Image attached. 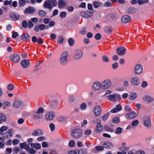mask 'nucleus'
<instances>
[{"mask_svg":"<svg viewBox=\"0 0 154 154\" xmlns=\"http://www.w3.org/2000/svg\"><path fill=\"white\" fill-rule=\"evenodd\" d=\"M44 134V131L42 130L37 129L33 131L31 134L33 136H37L42 135Z\"/></svg>","mask_w":154,"mask_h":154,"instance_id":"nucleus-16","label":"nucleus"},{"mask_svg":"<svg viewBox=\"0 0 154 154\" xmlns=\"http://www.w3.org/2000/svg\"><path fill=\"white\" fill-rule=\"evenodd\" d=\"M101 144L104 147L108 149H111L113 147V145L112 143L109 142H101Z\"/></svg>","mask_w":154,"mask_h":154,"instance_id":"nucleus-17","label":"nucleus"},{"mask_svg":"<svg viewBox=\"0 0 154 154\" xmlns=\"http://www.w3.org/2000/svg\"><path fill=\"white\" fill-rule=\"evenodd\" d=\"M67 118L65 116H61L58 119V121L60 122H65Z\"/></svg>","mask_w":154,"mask_h":154,"instance_id":"nucleus-39","label":"nucleus"},{"mask_svg":"<svg viewBox=\"0 0 154 154\" xmlns=\"http://www.w3.org/2000/svg\"><path fill=\"white\" fill-rule=\"evenodd\" d=\"M92 4L94 8H97L101 5V3L100 2L95 1L93 2Z\"/></svg>","mask_w":154,"mask_h":154,"instance_id":"nucleus-29","label":"nucleus"},{"mask_svg":"<svg viewBox=\"0 0 154 154\" xmlns=\"http://www.w3.org/2000/svg\"><path fill=\"white\" fill-rule=\"evenodd\" d=\"M82 51L80 50H76L73 55V58L75 60H78L81 58L83 56Z\"/></svg>","mask_w":154,"mask_h":154,"instance_id":"nucleus-10","label":"nucleus"},{"mask_svg":"<svg viewBox=\"0 0 154 154\" xmlns=\"http://www.w3.org/2000/svg\"><path fill=\"white\" fill-rule=\"evenodd\" d=\"M132 125L133 126H137L139 124L138 120H135L133 121L132 122Z\"/></svg>","mask_w":154,"mask_h":154,"instance_id":"nucleus-50","label":"nucleus"},{"mask_svg":"<svg viewBox=\"0 0 154 154\" xmlns=\"http://www.w3.org/2000/svg\"><path fill=\"white\" fill-rule=\"evenodd\" d=\"M58 5L60 8H64L66 5L64 1L63 0H60L58 2Z\"/></svg>","mask_w":154,"mask_h":154,"instance_id":"nucleus-31","label":"nucleus"},{"mask_svg":"<svg viewBox=\"0 0 154 154\" xmlns=\"http://www.w3.org/2000/svg\"><path fill=\"white\" fill-rule=\"evenodd\" d=\"M95 149L97 151H102L103 150V147L101 146H97L95 147Z\"/></svg>","mask_w":154,"mask_h":154,"instance_id":"nucleus-60","label":"nucleus"},{"mask_svg":"<svg viewBox=\"0 0 154 154\" xmlns=\"http://www.w3.org/2000/svg\"><path fill=\"white\" fill-rule=\"evenodd\" d=\"M14 131L13 129H9L8 131L2 134V136L5 139H8L12 137V134Z\"/></svg>","mask_w":154,"mask_h":154,"instance_id":"nucleus-4","label":"nucleus"},{"mask_svg":"<svg viewBox=\"0 0 154 154\" xmlns=\"http://www.w3.org/2000/svg\"><path fill=\"white\" fill-rule=\"evenodd\" d=\"M51 131H54L55 128V126L54 124L51 123L49 125Z\"/></svg>","mask_w":154,"mask_h":154,"instance_id":"nucleus-51","label":"nucleus"},{"mask_svg":"<svg viewBox=\"0 0 154 154\" xmlns=\"http://www.w3.org/2000/svg\"><path fill=\"white\" fill-rule=\"evenodd\" d=\"M20 150V148L16 146L14 147L13 149V152L15 153H17Z\"/></svg>","mask_w":154,"mask_h":154,"instance_id":"nucleus-56","label":"nucleus"},{"mask_svg":"<svg viewBox=\"0 0 154 154\" xmlns=\"http://www.w3.org/2000/svg\"><path fill=\"white\" fill-rule=\"evenodd\" d=\"M101 83L102 89H108L110 87L112 83L110 80L106 79L102 81Z\"/></svg>","mask_w":154,"mask_h":154,"instance_id":"nucleus-3","label":"nucleus"},{"mask_svg":"<svg viewBox=\"0 0 154 154\" xmlns=\"http://www.w3.org/2000/svg\"><path fill=\"white\" fill-rule=\"evenodd\" d=\"M116 133L117 134H120L122 132V129L120 127H118L116 129Z\"/></svg>","mask_w":154,"mask_h":154,"instance_id":"nucleus-47","label":"nucleus"},{"mask_svg":"<svg viewBox=\"0 0 154 154\" xmlns=\"http://www.w3.org/2000/svg\"><path fill=\"white\" fill-rule=\"evenodd\" d=\"M92 88L94 91H98L102 88L101 83L99 81H95L92 85Z\"/></svg>","mask_w":154,"mask_h":154,"instance_id":"nucleus-13","label":"nucleus"},{"mask_svg":"<svg viewBox=\"0 0 154 154\" xmlns=\"http://www.w3.org/2000/svg\"><path fill=\"white\" fill-rule=\"evenodd\" d=\"M8 129V127L7 126H3L0 128V134H2V133L6 131Z\"/></svg>","mask_w":154,"mask_h":154,"instance_id":"nucleus-38","label":"nucleus"},{"mask_svg":"<svg viewBox=\"0 0 154 154\" xmlns=\"http://www.w3.org/2000/svg\"><path fill=\"white\" fill-rule=\"evenodd\" d=\"M55 115L54 112H48L45 114V119L47 121L52 120L54 119Z\"/></svg>","mask_w":154,"mask_h":154,"instance_id":"nucleus-7","label":"nucleus"},{"mask_svg":"<svg viewBox=\"0 0 154 154\" xmlns=\"http://www.w3.org/2000/svg\"><path fill=\"white\" fill-rule=\"evenodd\" d=\"M88 153V150L86 149H83L79 150L78 154H87Z\"/></svg>","mask_w":154,"mask_h":154,"instance_id":"nucleus-36","label":"nucleus"},{"mask_svg":"<svg viewBox=\"0 0 154 154\" xmlns=\"http://www.w3.org/2000/svg\"><path fill=\"white\" fill-rule=\"evenodd\" d=\"M93 112L96 116H99L102 112V109L100 106L99 105L96 106L94 108Z\"/></svg>","mask_w":154,"mask_h":154,"instance_id":"nucleus-8","label":"nucleus"},{"mask_svg":"<svg viewBox=\"0 0 154 154\" xmlns=\"http://www.w3.org/2000/svg\"><path fill=\"white\" fill-rule=\"evenodd\" d=\"M112 122L115 123H117L119 122V119L117 117H116L112 119Z\"/></svg>","mask_w":154,"mask_h":154,"instance_id":"nucleus-55","label":"nucleus"},{"mask_svg":"<svg viewBox=\"0 0 154 154\" xmlns=\"http://www.w3.org/2000/svg\"><path fill=\"white\" fill-rule=\"evenodd\" d=\"M143 66L140 64H136L134 66V71L135 74L136 75L141 74L143 72Z\"/></svg>","mask_w":154,"mask_h":154,"instance_id":"nucleus-5","label":"nucleus"},{"mask_svg":"<svg viewBox=\"0 0 154 154\" xmlns=\"http://www.w3.org/2000/svg\"><path fill=\"white\" fill-rule=\"evenodd\" d=\"M46 12L44 10H41L38 11V15L42 17H45L46 15Z\"/></svg>","mask_w":154,"mask_h":154,"instance_id":"nucleus-33","label":"nucleus"},{"mask_svg":"<svg viewBox=\"0 0 154 154\" xmlns=\"http://www.w3.org/2000/svg\"><path fill=\"white\" fill-rule=\"evenodd\" d=\"M142 99L144 101L149 103H152L153 100V98L148 95H146L144 96Z\"/></svg>","mask_w":154,"mask_h":154,"instance_id":"nucleus-20","label":"nucleus"},{"mask_svg":"<svg viewBox=\"0 0 154 154\" xmlns=\"http://www.w3.org/2000/svg\"><path fill=\"white\" fill-rule=\"evenodd\" d=\"M66 16V12L65 11L62 12L60 14V17L61 18H63Z\"/></svg>","mask_w":154,"mask_h":154,"instance_id":"nucleus-54","label":"nucleus"},{"mask_svg":"<svg viewBox=\"0 0 154 154\" xmlns=\"http://www.w3.org/2000/svg\"><path fill=\"white\" fill-rule=\"evenodd\" d=\"M14 86L12 84H9L7 85V89L10 91H12L13 90Z\"/></svg>","mask_w":154,"mask_h":154,"instance_id":"nucleus-49","label":"nucleus"},{"mask_svg":"<svg viewBox=\"0 0 154 154\" xmlns=\"http://www.w3.org/2000/svg\"><path fill=\"white\" fill-rule=\"evenodd\" d=\"M68 56V54L67 51L63 52L60 57V64L63 66L66 65L68 62L67 57Z\"/></svg>","mask_w":154,"mask_h":154,"instance_id":"nucleus-1","label":"nucleus"},{"mask_svg":"<svg viewBox=\"0 0 154 154\" xmlns=\"http://www.w3.org/2000/svg\"><path fill=\"white\" fill-rule=\"evenodd\" d=\"M30 146L31 147L35 149H40L41 147L40 144L38 143H31Z\"/></svg>","mask_w":154,"mask_h":154,"instance_id":"nucleus-30","label":"nucleus"},{"mask_svg":"<svg viewBox=\"0 0 154 154\" xmlns=\"http://www.w3.org/2000/svg\"><path fill=\"white\" fill-rule=\"evenodd\" d=\"M21 38L23 41H26L29 39L30 37L28 33H25L21 35Z\"/></svg>","mask_w":154,"mask_h":154,"instance_id":"nucleus-26","label":"nucleus"},{"mask_svg":"<svg viewBox=\"0 0 154 154\" xmlns=\"http://www.w3.org/2000/svg\"><path fill=\"white\" fill-rule=\"evenodd\" d=\"M51 3L52 5V6H56L57 4V2L56 0H50Z\"/></svg>","mask_w":154,"mask_h":154,"instance_id":"nucleus-52","label":"nucleus"},{"mask_svg":"<svg viewBox=\"0 0 154 154\" xmlns=\"http://www.w3.org/2000/svg\"><path fill=\"white\" fill-rule=\"evenodd\" d=\"M80 108L82 110H85L87 108V105L85 103H82L80 106Z\"/></svg>","mask_w":154,"mask_h":154,"instance_id":"nucleus-42","label":"nucleus"},{"mask_svg":"<svg viewBox=\"0 0 154 154\" xmlns=\"http://www.w3.org/2000/svg\"><path fill=\"white\" fill-rule=\"evenodd\" d=\"M12 142L13 144L14 145H16L18 144L19 143L20 141L18 139H15L13 140Z\"/></svg>","mask_w":154,"mask_h":154,"instance_id":"nucleus-57","label":"nucleus"},{"mask_svg":"<svg viewBox=\"0 0 154 154\" xmlns=\"http://www.w3.org/2000/svg\"><path fill=\"white\" fill-rule=\"evenodd\" d=\"M44 111V109L42 107H39L37 111L34 112H36V113H37L38 114H40L41 113H42Z\"/></svg>","mask_w":154,"mask_h":154,"instance_id":"nucleus-45","label":"nucleus"},{"mask_svg":"<svg viewBox=\"0 0 154 154\" xmlns=\"http://www.w3.org/2000/svg\"><path fill=\"white\" fill-rule=\"evenodd\" d=\"M46 139V137H39L37 138V140L38 141H42L43 140H45Z\"/></svg>","mask_w":154,"mask_h":154,"instance_id":"nucleus-63","label":"nucleus"},{"mask_svg":"<svg viewBox=\"0 0 154 154\" xmlns=\"http://www.w3.org/2000/svg\"><path fill=\"white\" fill-rule=\"evenodd\" d=\"M81 16L85 18H89L91 17L93 15V13L89 11H84L80 13Z\"/></svg>","mask_w":154,"mask_h":154,"instance_id":"nucleus-11","label":"nucleus"},{"mask_svg":"<svg viewBox=\"0 0 154 154\" xmlns=\"http://www.w3.org/2000/svg\"><path fill=\"white\" fill-rule=\"evenodd\" d=\"M125 111L127 112H131L132 111L131 108L128 106H125Z\"/></svg>","mask_w":154,"mask_h":154,"instance_id":"nucleus-62","label":"nucleus"},{"mask_svg":"<svg viewBox=\"0 0 154 154\" xmlns=\"http://www.w3.org/2000/svg\"><path fill=\"white\" fill-rule=\"evenodd\" d=\"M110 114V112H108L107 113H105L103 115L102 117V120L104 121L106 120L109 116Z\"/></svg>","mask_w":154,"mask_h":154,"instance_id":"nucleus-37","label":"nucleus"},{"mask_svg":"<svg viewBox=\"0 0 154 154\" xmlns=\"http://www.w3.org/2000/svg\"><path fill=\"white\" fill-rule=\"evenodd\" d=\"M108 99L110 101L115 102L117 100H120L121 98V96L118 94H111L108 96Z\"/></svg>","mask_w":154,"mask_h":154,"instance_id":"nucleus-6","label":"nucleus"},{"mask_svg":"<svg viewBox=\"0 0 154 154\" xmlns=\"http://www.w3.org/2000/svg\"><path fill=\"white\" fill-rule=\"evenodd\" d=\"M3 104L5 107H6L10 105V103L8 101H5L3 102Z\"/></svg>","mask_w":154,"mask_h":154,"instance_id":"nucleus-64","label":"nucleus"},{"mask_svg":"<svg viewBox=\"0 0 154 154\" xmlns=\"http://www.w3.org/2000/svg\"><path fill=\"white\" fill-rule=\"evenodd\" d=\"M43 6L44 7L50 9L52 8V5L51 3L50 0H47L46 1L44 4Z\"/></svg>","mask_w":154,"mask_h":154,"instance_id":"nucleus-22","label":"nucleus"},{"mask_svg":"<svg viewBox=\"0 0 154 154\" xmlns=\"http://www.w3.org/2000/svg\"><path fill=\"white\" fill-rule=\"evenodd\" d=\"M141 86L143 88L146 87L148 85V84L145 81H143L141 84Z\"/></svg>","mask_w":154,"mask_h":154,"instance_id":"nucleus-61","label":"nucleus"},{"mask_svg":"<svg viewBox=\"0 0 154 154\" xmlns=\"http://www.w3.org/2000/svg\"><path fill=\"white\" fill-rule=\"evenodd\" d=\"M105 32L108 34H111L112 33V29L109 26H106L104 28Z\"/></svg>","mask_w":154,"mask_h":154,"instance_id":"nucleus-34","label":"nucleus"},{"mask_svg":"<svg viewBox=\"0 0 154 154\" xmlns=\"http://www.w3.org/2000/svg\"><path fill=\"white\" fill-rule=\"evenodd\" d=\"M130 82L133 85L138 86L140 84V81L139 78L135 77L131 78Z\"/></svg>","mask_w":154,"mask_h":154,"instance_id":"nucleus-9","label":"nucleus"},{"mask_svg":"<svg viewBox=\"0 0 154 154\" xmlns=\"http://www.w3.org/2000/svg\"><path fill=\"white\" fill-rule=\"evenodd\" d=\"M149 2V0H138V3L140 5L148 3Z\"/></svg>","mask_w":154,"mask_h":154,"instance_id":"nucleus-35","label":"nucleus"},{"mask_svg":"<svg viewBox=\"0 0 154 154\" xmlns=\"http://www.w3.org/2000/svg\"><path fill=\"white\" fill-rule=\"evenodd\" d=\"M102 59L103 62L106 63H108L109 61V59L106 55L103 56Z\"/></svg>","mask_w":154,"mask_h":154,"instance_id":"nucleus-44","label":"nucleus"},{"mask_svg":"<svg viewBox=\"0 0 154 154\" xmlns=\"http://www.w3.org/2000/svg\"><path fill=\"white\" fill-rule=\"evenodd\" d=\"M137 97V95L135 93H133L130 95V99L131 100H133L135 99Z\"/></svg>","mask_w":154,"mask_h":154,"instance_id":"nucleus-40","label":"nucleus"},{"mask_svg":"<svg viewBox=\"0 0 154 154\" xmlns=\"http://www.w3.org/2000/svg\"><path fill=\"white\" fill-rule=\"evenodd\" d=\"M137 115L136 113L133 111L127 113L125 115V117L126 118L128 119H133Z\"/></svg>","mask_w":154,"mask_h":154,"instance_id":"nucleus-19","label":"nucleus"},{"mask_svg":"<svg viewBox=\"0 0 154 154\" xmlns=\"http://www.w3.org/2000/svg\"><path fill=\"white\" fill-rule=\"evenodd\" d=\"M82 132L81 129L79 128L73 129L71 132L72 136L75 138H79L82 135Z\"/></svg>","mask_w":154,"mask_h":154,"instance_id":"nucleus-2","label":"nucleus"},{"mask_svg":"<svg viewBox=\"0 0 154 154\" xmlns=\"http://www.w3.org/2000/svg\"><path fill=\"white\" fill-rule=\"evenodd\" d=\"M69 45L70 46H72L74 43L75 42L72 38H69L68 41Z\"/></svg>","mask_w":154,"mask_h":154,"instance_id":"nucleus-43","label":"nucleus"},{"mask_svg":"<svg viewBox=\"0 0 154 154\" xmlns=\"http://www.w3.org/2000/svg\"><path fill=\"white\" fill-rule=\"evenodd\" d=\"M144 125L146 127H149L151 125V120L150 118L148 116H145L143 118Z\"/></svg>","mask_w":154,"mask_h":154,"instance_id":"nucleus-18","label":"nucleus"},{"mask_svg":"<svg viewBox=\"0 0 154 154\" xmlns=\"http://www.w3.org/2000/svg\"><path fill=\"white\" fill-rule=\"evenodd\" d=\"M101 35L99 33H97L95 36V38L96 40H99L101 38Z\"/></svg>","mask_w":154,"mask_h":154,"instance_id":"nucleus-59","label":"nucleus"},{"mask_svg":"<svg viewBox=\"0 0 154 154\" xmlns=\"http://www.w3.org/2000/svg\"><path fill=\"white\" fill-rule=\"evenodd\" d=\"M126 51L125 48L123 47H119L116 50L117 54L121 56L124 55L126 52Z\"/></svg>","mask_w":154,"mask_h":154,"instance_id":"nucleus-15","label":"nucleus"},{"mask_svg":"<svg viewBox=\"0 0 154 154\" xmlns=\"http://www.w3.org/2000/svg\"><path fill=\"white\" fill-rule=\"evenodd\" d=\"M13 106L15 108H19L22 107L24 105L23 102L20 100H15L13 102Z\"/></svg>","mask_w":154,"mask_h":154,"instance_id":"nucleus-12","label":"nucleus"},{"mask_svg":"<svg viewBox=\"0 0 154 154\" xmlns=\"http://www.w3.org/2000/svg\"><path fill=\"white\" fill-rule=\"evenodd\" d=\"M10 60L14 63H17L20 60V57L17 54H12L10 57Z\"/></svg>","mask_w":154,"mask_h":154,"instance_id":"nucleus-14","label":"nucleus"},{"mask_svg":"<svg viewBox=\"0 0 154 154\" xmlns=\"http://www.w3.org/2000/svg\"><path fill=\"white\" fill-rule=\"evenodd\" d=\"M35 11V8L32 7H29L24 11L25 13L32 14Z\"/></svg>","mask_w":154,"mask_h":154,"instance_id":"nucleus-25","label":"nucleus"},{"mask_svg":"<svg viewBox=\"0 0 154 154\" xmlns=\"http://www.w3.org/2000/svg\"><path fill=\"white\" fill-rule=\"evenodd\" d=\"M33 117L34 119H42L43 117V116L42 115L38 114L34 111L33 113Z\"/></svg>","mask_w":154,"mask_h":154,"instance_id":"nucleus-28","label":"nucleus"},{"mask_svg":"<svg viewBox=\"0 0 154 154\" xmlns=\"http://www.w3.org/2000/svg\"><path fill=\"white\" fill-rule=\"evenodd\" d=\"M75 144V141L73 140H71L70 141L68 146L70 147H73Z\"/></svg>","mask_w":154,"mask_h":154,"instance_id":"nucleus-48","label":"nucleus"},{"mask_svg":"<svg viewBox=\"0 0 154 154\" xmlns=\"http://www.w3.org/2000/svg\"><path fill=\"white\" fill-rule=\"evenodd\" d=\"M6 120V118L5 115L2 113H0V124L2 122H5Z\"/></svg>","mask_w":154,"mask_h":154,"instance_id":"nucleus-32","label":"nucleus"},{"mask_svg":"<svg viewBox=\"0 0 154 154\" xmlns=\"http://www.w3.org/2000/svg\"><path fill=\"white\" fill-rule=\"evenodd\" d=\"M38 27L40 30H42L45 29L46 26L44 24H41L38 25Z\"/></svg>","mask_w":154,"mask_h":154,"instance_id":"nucleus-53","label":"nucleus"},{"mask_svg":"<svg viewBox=\"0 0 154 154\" xmlns=\"http://www.w3.org/2000/svg\"><path fill=\"white\" fill-rule=\"evenodd\" d=\"M105 129L107 131L113 132L114 131L113 129L110 128L109 127L106 126L104 127Z\"/></svg>","mask_w":154,"mask_h":154,"instance_id":"nucleus-46","label":"nucleus"},{"mask_svg":"<svg viewBox=\"0 0 154 154\" xmlns=\"http://www.w3.org/2000/svg\"><path fill=\"white\" fill-rule=\"evenodd\" d=\"M103 127L101 125H97L95 129V131L97 133H99L102 130Z\"/></svg>","mask_w":154,"mask_h":154,"instance_id":"nucleus-27","label":"nucleus"},{"mask_svg":"<svg viewBox=\"0 0 154 154\" xmlns=\"http://www.w3.org/2000/svg\"><path fill=\"white\" fill-rule=\"evenodd\" d=\"M30 62L29 60H23L21 62L20 64L23 68H25L29 66Z\"/></svg>","mask_w":154,"mask_h":154,"instance_id":"nucleus-21","label":"nucleus"},{"mask_svg":"<svg viewBox=\"0 0 154 154\" xmlns=\"http://www.w3.org/2000/svg\"><path fill=\"white\" fill-rule=\"evenodd\" d=\"M10 17L12 20H17L19 19L20 16L18 14H15L12 13L10 14Z\"/></svg>","mask_w":154,"mask_h":154,"instance_id":"nucleus-23","label":"nucleus"},{"mask_svg":"<svg viewBox=\"0 0 154 154\" xmlns=\"http://www.w3.org/2000/svg\"><path fill=\"white\" fill-rule=\"evenodd\" d=\"M104 5L105 7H111L112 6V5L111 2H105Z\"/></svg>","mask_w":154,"mask_h":154,"instance_id":"nucleus-58","label":"nucleus"},{"mask_svg":"<svg viewBox=\"0 0 154 154\" xmlns=\"http://www.w3.org/2000/svg\"><path fill=\"white\" fill-rule=\"evenodd\" d=\"M64 38L62 36H60L57 40V43L59 44H61L63 42Z\"/></svg>","mask_w":154,"mask_h":154,"instance_id":"nucleus-41","label":"nucleus"},{"mask_svg":"<svg viewBox=\"0 0 154 154\" xmlns=\"http://www.w3.org/2000/svg\"><path fill=\"white\" fill-rule=\"evenodd\" d=\"M131 20V18L128 15H125L122 17V21L124 23L129 22Z\"/></svg>","mask_w":154,"mask_h":154,"instance_id":"nucleus-24","label":"nucleus"}]
</instances>
